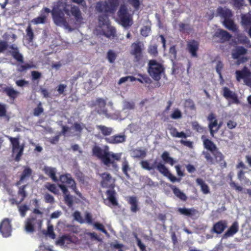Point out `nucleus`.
Listing matches in <instances>:
<instances>
[{
    "label": "nucleus",
    "instance_id": "nucleus-1",
    "mask_svg": "<svg viewBox=\"0 0 251 251\" xmlns=\"http://www.w3.org/2000/svg\"><path fill=\"white\" fill-rule=\"evenodd\" d=\"M203 141L204 148L211 152L210 153L208 151H203L202 154L206 161L211 165L215 163H220L222 167L226 168V163L224 160L225 156L220 151L216 145L209 139H204Z\"/></svg>",
    "mask_w": 251,
    "mask_h": 251
},
{
    "label": "nucleus",
    "instance_id": "nucleus-2",
    "mask_svg": "<svg viewBox=\"0 0 251 251\" xmlns=\"http://www.w3.org/2000/svg\"><path fill=\"white\" fill-rule=\"evenodd\" d=\"M140 165L143 169L148 171L156 169L160 174L164 176L167 177L172 182L180 180L179 178H177L170 173L169 169L164 164L161 162H157V160H155L153 164L151 166L150 165L147 160L141 161L140 162Z\"/></svg>",
    "mask_w": 251,
    "mask_h": 251
},
{
    "label": "nucleus",
    "instance_id": "nucleus-3",
    "mask_svg": "<svg viewBox=\"0 0 251 251\" xmlns=\"http://www.w3.org/2000/svg\"><path fill=\"white\" fill-rule=\"evenodd\" d=\"M52 18L55 25L63 27L70 32L79 26L83 19L82 17H52Z\"/></svg>",
    "mask_w": 251,
    "mask_h": 251
},
{
    "label": "nucleus",
    "instance_id": "nucleus-4",
    "mask_svg": "<svg viewBox=\"0 0 251 251\" xmlns=\"http://www.w3.org/2000/svg\"><path fill=\"white\" fill-rule=\"evenodd\" d=\"M33 213L38 214L40 217L32 216L27 218L25 226V230L28 233H32L35 231V228L41 229L43 223V212L37 208L34 209Z\"/></svg>",
    "mask_w": 251,
    "mask_h": 251
},
{
    "label": "nucleus",
    "instance_id": "nucleus-5",
    "mask_svg": "<svg viewBox=\"0 0 251 251\" xmlns=\"http://www.w3.org/2000/svg\"><path fill=\"white\" fill-rule=\"evenodd\" d=\"M147 72L153 80L159 81L161 79L162 75L165 73V68L156 60L151 59L149 61L148 64Z\"/></svg>",
    "mask_w": 251,
    "mask_h": 251
},
{
    "label": "nucleus",
    "instance_id": "nucleus-6",
    "mask_svg": "<svg viewBox=\"0 0 251 251\" xmlns=\"http://www.w3.org/2000/svg\"><path fill=\"white\" fill-rule=\"evenodd\" d=\"M144 49V45L142 42L137 41L131 44L130 54L134 57L133 61L135 63L140 64L142 61Z\"/></svg>",
    "mask_w": 251,
    "mask_h": 251
},
{
    "label": "nucleus",
    "instance_id": "nucleus-7",
    "mask_svg": "<svg viewBox=\"0 0 251 251\" xmlns=\"http://www.w3.org/2000/svg\"><path fill=\"white\" fill-rule=\"evenodd\" d=\"M8 138L11 144L13 154L16 153L15 160L18 162L23 154L25 145L24 144L20 145L19 137H8Z\"/></svg>",
    "mask_w": 251,
    "mask_h": 251
},
{
    "label": "nucleus",
    "instance_id": "nucleus-8",
    "mask_svg": "<svg viewBox=\"0 0 251 251\" xmlns=\"http://www.w3.org/2000/svg\"><path fill=\"white\" fill-rule=\"evenodd\" d=\"M109 17H99V25L97 30L100 31V34L110 37V22Z\"/></svg>",
    "mask_w": 251,
    "mask_h": 251
},
{
    "label": "nucleus",
    "instance_id": "nucleus-9",
    "mask_svg": "<svg viewBox=\"0 0 251 251\" xmlns=\"http://www.w3.org/2000/svg\"><path fill=\"white\" fill-rule=\"evenodd\" d=\"M93 155L100 159L104 164H110V153L102 150L100 147L95 146L92 149Z\"/></svg>",
    "mask_w": 251,
    "mask_h": 251
},
{
    "label": "nucleus",
    "instance_id": "nucleus-10",
    "mask_svg": "<svg viewBox=\"0 0 251 251\" xmlns=\"http://www.w3.org/2000/svg\"><path fill=\"white\" fill-rule=\"evenodd\" d=\"M59 180L62 183V184H68L79 198L83 199L82 194L77 190L75 182L71 177L70 174H67L61 175L59 177Z\"/></svg>",
    "mask_w": 251,
    "mask_h": 251
},
{
    "label": "nucleus",
    "instance_id": "nucleus-11",
    "mask_svg": "<svg viewBox=\"0 0 251 251\" xmlns=\"http://www.w3.org/2000/svg\"><path fill=\"white\" fill-rule=\"evenodd\" d=\"M12 226L8 218H4L0 224V232L4 237H8L11 235Z\"/></svg>",
    "mask_w": 251,
    "mask_h": 251
},
{
    "label": "nucleus",
    "instance_id": "nucleus-12",
    "mask_svg": "<svg viewBox=\"0 0 251 251\" xmlns=\"http://www.w3.org/2000/svg\"><path fill=\"white\" fill-rule=\"evenodd\" d=\"M207 120L209 123L208 127L210 130V134L213 136L214 134L217 132L220 129L221 125H218V121L216 119V117L213 113H210L208 117Z\"/></svg>",
    "mask_w": 251,
    "mask_h": 251
},
{
    "label": "nucleus",
    "instance_id": "nucleus-13",
    "mask_svg": "<svg viewBox=\"0 0 251 251\" xmlns=\"http://www.w3.org/2000/svg\"><path fill=\"white\" fill-rule=\"evenodd\" d=\"M102 180L101 181V185L102 187L107 188L106 191V199H104V203L110 205V175L108 174H102Z\"/></svg>",
    "mask_w": 251,
    "mask_h": 251
},
{
    "label": "nucleus",
    "instance_id": "nucleus-14",
    "mask_svg": "<svg viewBox=\"0 0 251 251\" xmlns=\"http://www.w3.org/2000/svg\"><path fill=\"white\" fill-rule=\"evenodd\" d=\"M223 96L226 99H231V101H229L228 105L232 103L239 104L240 100H239L237 95L234 92L231 91L228 88L225 87L223 89Z\"/></svg>",
    "mask_w": 251,
    "mask_h": 251
},
{
    "label": "nucleus",
    "instance_id": "nucleus-15",
    "mask_svg": "<svg viewBox=\"0 0 251 251\" xmlns=\"http://www.w3.org/2000/svg\"><path fill=\"white\" fill-rule=\"evenodd\" d=\"M213 37L218 39V42L224 43L231 39V35L226 30L218 29L215 32Z\"/></svg>",
    "mask_w": 251,
    "mask_h": 251
},
{
    "label": "nucleus",
    "instance_id": "nucleus-16",
    "mask_svg": "<svg viewBox=\"0 0 251 251\" xmlns=\"http://www.w3.org/2000/svg\"><path fill=\"white\" fill-rule=\"evenodd\" d=\"M8 52L10 55L17 62L20 63L24 62L23 55L20 52L18 48L15 45H11L8 47Z\"/></svg>",
    "mask_w": 251,
    "mask_h": 251
},
{
    "label": "nucleus",
    "instance_id": "nucleus-17",
    "mask_svg": "<svg viewBox=\"0 0 251 251\" xmlns=\"http://www.w3.org/2000/svg\"><path fill=\"white\" fill-rule=\"evenodd\" d=\"M199 48V43L198 41L193 40L190 41L187 44V50L193 57H197V51Z\"/></svg>",
    "mask_w": 251,
    "mask_h": 251
},
{
    "label": "nucleus",
    "instance_id": "nucleus-18",
    "mask_svg": "<svg viewBox=\"0 0 251 251\" xmlns=\"http://www.w3.org/2000/svg\"><path fill=\"white\" fill-rule=\"evenodd\" d=\"M32 170L28 166H24V170L20 176V179L16 183V186L21 185L24 181L26 180L32 175Z\"/></svg>",
    "mask_w": 251,
    "mask_h": 251
},
{
    "label": "nucleus",
    "instance_id": "nucleus-19",
    "mask_svg": "<svg viewBox=\"0 0 251 251\" xmlns=\"http://www.w3.org/2000/svg\"><path fill=\"white\" fill-rule=\"evenodd\" d=\"M227 226V222L226 220H220L214 224L212 231L217 234H221Z\"/></svg>",
    "mask_w": 251,
    "mask_h": 251
},
{
    "label": "nucleus",
    "instance_id": "nucleus-20",
    "mask_svg": "<svg viewBox=\"0 0 251 251\" xmlns=\"http://www.w3.org/2000/svg\"><path fill=\"white\" fill-rule=\"evenodd\" d=\"M126 201L130 205V210L132 212L136 213L139 210L138 199L136 196L127 197Z\"/></svg>",
    "mask_w": 251,
    "mask_h": 251
},
{
    "label": "nucleus",
    "instance_id": "nucleus-21",
    "mask_svg": "<svg viewBox=\"0 0 251 251\" xmlns=\"http://www.w3.org/2000/svg\"><path fill=\"white\" fill-rule=\"evenodd\" d=\"M177 211L181 215L186 216L191 218L196 216L199 214V211L194 208H187L185 207L178 208Z\"/></svg>",
    "mask_w": 251,
    "mask_h": 251
},
{
    "label": "nucleus",
    "instance_id": "nucleus-22",
    "mask_svg": "<svg viewBox=\"0 0 251 251\" xmlns=\"http://www.w3.org/2000/svg\"><path fill=\"white\" fill-rule=\"evenodd\" d=\"M95 104L97 106V112L99 114L107 115V111L105 109V100L101 98H98L96 100Z\"/></svg>",
    "mask_w": 251,
    "mask_h": 251
},
{
    "label": "nucleus",
    "instance_id": "nucleus-23",
    "mask_svg": "<svg viewBox=\"0 0 251 251\" xmlns=\"http://www.w3.org/2000/svg\"><path fill=\"white\" fill-rule=\"evenodd\" d=\"M116 21L125 28H128L133 24L132 17H118Z\"/></svg>",
    "mask_w": 251,
    "mask_h": 251
},
{
    "label": "nucleus",
    "instance_id": "nucleus-24",
    "mask_svg": "<svg viewBox=\"0 0 251 251\" xmlns=\"http://www.w3.org/2000/svg\"><path fill=\"white\" fill-rule=\"evenodd\" d=\"M236 79L240 81L241 79L244 80L250 75H251V72L246 67H244L241 70H237L235 72Z\"/></svg>",
    "mask_w": 251,
    "mask_h": 251
},
{
    "label": "nucleus",
    "instance_id": "nucleus-25",
    "mask_svg": "<svg viewBox=\"0 0 251 251\" xmlns=\"http://www.w3.org/2000/svg\"><path fill=\"white\" fill-rule=\"evenodd\" d=\"M74 242L72 236L69 234L63 235L56 241L57 245L65 246H67Z\"/></svg>",
    "mask_w": 251,
    "mask_h": 251
},
{
    "label": "nucleus",
    "instance_id": "nucleus-26",
    "mask_svg": "<svg viewBox=\"0 0 251 251\" xmlns=\"http://www.w3.org/2000/svg\"><path fill=\"white\" fill-rule=\"evenodd\" d=\"M2 92L5 93L11 100H14L20 94V92L12 87L6 86L2 88Z\"/></svg>",
    "mask_w": 251,
    "mask_h": 251
},
{
    "label": "nucleus",
    "instance_id": "nucleus-27",
    "mask_svg": "<svg viewBox=\"0 0 251 251\" xmlns=\"http://www.w3.org/2000/svg\"><path fill=\"white\" fill-rule=\"evenodd\" d=\"M239 230V226L237 222H234L232 225L227 230V231L224 233L223 238H226L233 236L236 234Z\"/></svg>",
    "mask_w": 251,
    "mask_h": 251
},
{
    "label": "nucleus",
    "instance_id": "nucleus-28",
    "mask_svg": "<svg viewBox=\"0 0 251 251\" xmlns=\"http://www.w3.org/2000/svg\"><path fill=\"white\" fill-rule=\"evenodd\" d=\"M96 9L100 13L108 12L110 11V5L106 1H99L96 4Z\"/></svg>",
    "mask_w": 251,
    "mask_h": 251
},
{
    "label": "nucleus",
    "instance_id": "nucleus-29",
    "mask_svg": "<svg viewBox=\"0 0 251 251\" xmlns=\"http://www.w3.org/2000/svg\"><path fill=\"white\" fill-rule=\"evenodd\" d=\"M247 52V50L242 46H238L232 52V57L234 59H238L241 55H245Z\"/></svg>",
    "mask_w": 251,
    "mask_h": 251
},
{
    "label": "nucleus",
    "instance_id": "nucleus-30",
    "mask_svg": "<svg viewBox=\"0 0 251 251\" xmlns=\"http://www.w3.org/2000/svg\"><path fill=\"white\" fill-rule=\"evenodd\" d=\"M224 18V24L228 29L232 31H236L237 27L233 21L230 19V17H223Z\"/></svg>",
    "mask_w": 251,
    "mask_h": 251
},
{
    "label": "nucleus",
    "instance_id": "nucleus-31",
    "mask_svg": "<svg viewBox=\"0 0 251 251\" xmlns=\"http://www.w3.org/2000/svg\"><path fill=\"white\" fill-rule=\"evenodd\" d=\"M170 188H171L175 195L178 198H179V199L183 201H186L187 200V196L179 188H177L176 186L174 185H171L170 186Z\"/></svg>",
    "mask_w": 251,
    "mask_h": 251
},
{
    "label": "nucleus",
    "instance_id": "nucleus-32",
    "mask_svg": "<svg viewBox=\"0 0 251 251\" xmlns=\"http://www.w3.org/2000/svg\"><path fill=\"white\" fill-rule=\"evenodd\" d=\"M161 157L164 163L169 164L173 166L176 161L170 156L169 153L167 151H164L161 155Z\"/></svg>",
    "mask_w": 251,
    "mask_h": 251
},
{
    "label": "nucleus",
    "instance_id": "nucleus-33",
    "mask_svg": "<svg viewBox=\"0 0 251 251\" xmlns=\"http://www.w3.org/2000/svg\"><path fill=\"white\" fill-rule=\"evenodd\" d=\"M126 139V136L125 134H117L111 137V143L119 144L124 142Z\"/></svg>",
    "mask_w": 251,
    "mask_h": 251
},
{
    "label": "nucleus",
    "instance_id": "nucleus-34",
    "mask_svg": "<svg viewBox=\"0 0 251 251\" xmlns=\"http://www.w3.org/2000/svg\"><path fill=\"white\" fill-rule=\"evenodd\" d=\"M140 182H143L145 185L149 186L150 187H154L156 184L153 182L152 179L147 176H142L139 177Z\"/></svg>",
    "mask_w": 251,
    "mask_h": 251
},
{
    "label": "nucleus",
    "instance_id": "nucleus-35",
    "mask_svg": "<svg viewBox=\"0 0 251 251\" xmlns=\"http://www.w3.org/2000/svg\"><path fill=\"white\" fill-rule=\"evenodd\" d=\"M196 182L201 186V190L204 194H207L210 192L208 186L201 178H198Z\"/></svg>",
    "mask_w": 251,
    "mask_h": 251
},
{
    "label": "nucleus",
    "instance_id": "nucleus-36",
    "mask_svg": "<svg viewBox=\"0 0 251 251\" xmlns=\"http://www.w3.org/2000/svg\"><path fill=\"white\" fill-rule=\"evenodd\" d=\"M132 157L137 158H143L146 157L147 153L145 150L140 149H134L132 151Z\"/></svg>",
    "mask_w": 251,
    "mask_h": 251
},
{
    "label": "nucleus",
    "instance_id": "nucleus-37",
    "mask_svg": "<svg viewBox=\"0 0 251 251\" xmlns=\"http://www.w3.org/2000/svg\"><path fill=\"white\" fill-rule=\"evenodd\" d=\"M45 174L50 176L54 181L56 182L58 179L55 176L56 172L54 168L46 167L44 169Z\"/></svg>",
    "mask_w": 251,
    "mask_h": 251
},
{
    "label": "nucleus",
    "instance_id": "nucleus-38",
    "mask_svg": "<svg viewBox=\"0 0 251 251\" xmlns=\"http://www.w3.org/2000/svg\"><path fill=\"white\" fill-rule=\"evenodd\" d=\"M217 12L220 16H232V15L231 11L226 7H219Z\"/></svg>",
    "mask_w": 251,
    "mask_h": 251
},
{
    "label": "nucleus",
    "instance_id": "nucleus-39",
    "mask_svg": "<svg viewBox=\"0 0 251 251\" xmlns=\"http://www.w3.org/2000/svg\"><path fill=\"white\" fill-rule=\"evenodd\" d=\"M139 78H137V81L141 83L151 84L152 82L151 79L146 74H138L137 75Z\"/></svg>",
    "mask_w": 251,
    "mask_h": 251
},
{
    "label": "nucleus",
    "instance_id": "nucleus-40",
    "mask_svg": "<svg viewBox=\"0 0 251 251\" xmlns=\"http://www.w3.org/2000/svg\"><path fill=\"white\" fill-rule=\"evenodd\" d=\"M26 186L27 185H24L19 188L18 195L19 196L21 197L20 202H22L23 201H24V200L27 196V193L25 191V188Z\"/></svg>",
    "mask_w": 251,
    "mask_h": 251
},
{
    "label": "nucleus",
    "instance_id": "nucleus-41",
    "mask_svg": "<svg viewBox=\"0 0 251 251\" xmlns=\"http://www.w3.org/2000/svg\"><path fill=\"white\" fill-rule=\"evenodd\" d=\"M178 27L180 31L187 33H189L193 30L192 27L189 24L183 23H180L178 24Z\"/></svg>",
    "mask_w": 251,
    "mask_h": 251
},
{
    "label": "nucleus",
    "instance_id": "nucleus-42",
    "mask_svg": "<svg viewBox=\"0 0 251 251\" xmlns=\"http://www.w3.org/2000/svg\"><path fill=\"white\" fill-rule=\"evenodd\" d=\"M75 197L71 195L70 194L66 195L64 197V201L65 203L70 208L73 207L74 204V201Z\"/></svg>",
    "mask_w": 251,
    "mask_h": 251
},
{
    "label": "nucleus",
    "instance_id": "nucleus-43",
    "mask_svg": "<svg viewBox=\"0 0 251 251\" xmlns=\"http://www.w3.org/2000/svg\"><path fill=\"white\" fill-rule=\"evenodd\" d=\"M26 40L28 43L32 42L34 37V33L30 25L27 26L26 29Z\"/></svg>",
    "mask_w": 251,
    "mask_h": 251
},
{
    "label": "nucleus",
    "instance_id": "nucleus-44",
    "mask_svg": "<svg viewBox=\"0 0 251 251\" xmlns=\"http://www.w3.org/2000/svg\"><path fill=\"white\" fill-rule=\"evenodd\" d=\"M120 36V35L118 36L116 33V28L114 27L111 26V39H114L117 42L119 41V40H123L124 38L123 36L122 35L121 37Z\"/></svg>",
    "mask_w": 251,
    "mask_h": 251
},
{
    "label": "nucleus",
    "instance_id": "nucleus-45",
    "mask_svg": "<svg viewBox=\"0 0 251 251\" xmlns=\"http://www.w3.org/2000/svg\"><path fill=\"white\" fill-rule=\"evenodd\" d=\"M45 187L50 192L55 195L58 194L59 193L58 189L54 184L47 183L45 185Z\"/></svg>",
    "mask_w": 251,
    "mask_h": 251
},
{
    "label": "nucleus",
    "instance_id": "nucleus-46",
    "mask_svg": "<svg viewBox=\"0 0 251 251\" xmlns=\"http://www.w3.org/2000/svg\"><path fill=\"white\" fill-rule=\"evenodd\" d=\"M151 31L150 26L146 25L141 28L140 30L141 34L144 37H147L149 35Z\"/></svg>",
    "mask_w": 251,
    "mask_h": 251
},
{
    "label": "nucleus",
    "instance_id": "nucleus-47",
    "mask_svg": "<svg viewBox=\"0 0 251 251\" xmlns=\"http://www.w3.org/2000/svg\"><path fill=\"white\" fill-rule=\"evenodd\" d=\"M148 52L151 55L156 56L158 54L157 46L156 44L150 45L148 48Z\"/></svg>",
    "mask_w": 251,
    "mask_h": 251
},
{
    "label": "nucleus",
    "instance_id": "nucleus-48",
    "mask_svg": "<svg viewBox=\"0 0 251 251\" xmlns=\"http://www.w3.org/2000/svg\"><path fill=\"white\" fill-rule=\"evenodd\" d=\"M19 211L21 217H24L25 216L26 212L29 210V207L25 204L19 206Z\"/></svg>",
    "mask_w": 251,
    "mask_h": 251
},
{
    "label": "nucleus",
    "instance_id": "nucleus-49",
    "mask_svg": "<svg viewBox=\"0 0 251 251\" xmlns=\"http://www.w3.org/2000/svg\"><path fill=\"white\" fill-rule=\"evenodd\" d=\"M130 170L128 162L127 160H125L122 163V171L123 173L127 176H129L128 171Z\"/></svg>",
    "mask_w": 251,
    "mask_h": 251
},
{
    "label": "nucleus",
    "instance_id": "nucleus-50",
    "mask_svg": "<svg viewBox=\"0 0 251 251\" xmlns=\"http://www.w3.org/2000/svg\"><path fill=\"white\" fill-rule=\"evenodd\" d=\"M44 111V109L42 106L41 102H39L37 105V107L35 108L33 110V114L35 116H39Z\"/></svg>",
    "mask_w": 251,
    "mask_h": 251
},
{
    "label": "nucleus",
    "instance_id": "nucleus-51",
    "mask_svg": "<svg viewBox=\"0 0 251 251\" xmlns=\"http://www.w3.org/2000/svg\"><path fill=\"white\" fill-rule=\"evenodd\" d=\"M182 117V113L178 109H176L174 110L171 115V117L173 119H178Z\"/></svg>",
    "mask_w": 251,
    "mask_h": 251
},
{
    "label": "nucleus",
    "instance_id": "nucleus-52",
    "mask_svg": "<svg viewBox=\"0 0 251 251\" xmlns=\"http://www.w3.org/2000/svg\"><path fill=\"white\" fill-rule=\"evenodd\" d=\"M73 126L75 129V130L76 132H78L79 134H80L83 127H85V125L83 124H81L75 122Z\"/></svg>",
    "mask_w": 251,
    "mask_h": 251
},
{
    "label": "nucleus",
    "instance_id": "nucleus-53",
    "mask_svg": "<svg viewBox=\"0 0 251 251\" xmlns=\"http://www.w3.org/2000/svg\"><path fill=\"white\" fill-rule=\"evenodd\" d=\"M185 106L190 108L191 110L195 109V105L194 101L191 99H187L184 102Z\"/></svg>",
    "mask_w": 251,
    "mask_h": 251
},
{
    "label": "nucleus",
    "instance_id": "nucleus-54",
    "mask_svg": "<svg viewBox=\"0 0 251 251\" xmlns=\"http://www.w3.org/2000/svg\"><path fill=\"white\" fill-rule=\"evenodd\" d=\"M34 67V65L32 64L25 63L24 65H22L20 66L19 69V71L22 72L27 69L33 68Z\"/></svg>",
    "mask_w": 251,
    "mask_h": 251
},
{
    "label": "nucleus",
    "instance_id": "nucleus-55",
    "mask_svg": "<svg viewBox=\"0 0 251 251\" xmlns=\"http://www.w3.org/2000/svg\"><path fill=\"white\" fill-rule=\"evenodd\" d=\"M230 182L229 183V185L231 187L234 188L236 191H238V192H241L243 190V188L236 184V183L233 181L232 180V176H230Z\"/></svg>",
    "mask_w": 251,
    "mask_h": 251
},
{
    "label": "nucleus",
    "instance_id": "nucleus-56",
    "mask_svg": "<svg viewBox=\"0 0 251 251\" xmlns=\"http://www.w3.org/2000/svg\"><path fill=\"white\" fill-rule=\"evenodd\" d=\"M224 65L221 61H218L216 66V70L220 77H222L221 72L223 68Z\"/></svg>",
    "mask_w": 251,
    "mask_h": 251
},
{
    "label": "nucleus",
    "instance_id": "nucleus-57",
    "mask_svg": "<svg viewBox=\"0 0 251 251\" xmlns=\"http://www.w3.org/2000/svg\"><path fill=\"white\" fill-rule=\"evenodd\" d=\"M6 105L5 104L0 103V117H4L6 115Z\"/></svg>",
    "mask_w": 251,
    "mask_h": 251
},
{
    "label": "nucleus",
    "instance_id": "nucleus-58",
    "mask_svg": "<svg viewBox=\"0 0 251 251\" xmlns=\"http://www.w3.org/2000/svg\"><path fill=\"white\" fill-rule=\"evenodd\" d=\"M9 45L6 41H0V53L8 49Z\"/></svg>",
    "mask_w": 251,
    "mask_h": 251
},
{
    "label": "nucleus",
    "instance_id": "nucleus-59",
    "mask_svg": "<svg viewBox=\"0 0 251 251\" xmlns=\"http://www.w3.org/2000/svg\"><path fill=\"white\" fill-rule=\"evenodd\" d=\"M44 199L46 203H52L54 202V197L50 194L47 193L45 194Z\"/></svg>",
    "mask_w": 251,
    "mask_h": 251
},
{
    "label": "nucleus",
    "instance_id": "nucleus-60",
    "mask_svg": "<svg viewBox=\"0 0 251 251\" xmlns=\"http://www.w3.org/2000/svg\"><path fill=\"white\" fill-rule=\"evenodd\" d=\"M52 239H54L55 234L53 231V227L52 225L49 226L48 227L47 232L46 233Z\"/></svg>",
    "mask_w": 251,
    "mask_h": 251
},
{
    "label": "nucleus",
    "instance_id": "nucleus-61",
    "mask_svg": "<svg viewBox=\"0 0 251 251\" xmlns=\"http://www.w3.org/2000/svg\"><path fill=\"white\" fill-rule=\"evenodd\" d=\"M95 227L98 230L101 231L103 233L106 234V235H108V234L105 229L104 228V226L102 224L99 223H96L94 224Z\"/></svg>",
    "mask_w": 251,
    "mask_h": 251
},
{
    "label": "nucleus",
    "instance_id": "nucleus-62",
    "mask_svg": "<svg viewBox=\"0 0 251 251\" xmlns=\"http://www.w3.org/2000/svg\"><path fill=\"white\" fill-rule=\"evenodd\" d=\"M73 216L75 220L82 223L83 222L80 213L79 211H76L73 214Z\"/></svg>",
    "mask_w": 251,
    "mask_h": 251
},
{
    "label": "nucleus",
    "instance_id": "nucleus-63",
    "mask_svg": "<svg viewBox=\"0 0 251 251\" xmlns=\"http://www.w3.org/2000/svg\"><path fill=\"white\" fill-rule=\"evenodd\" d=\"M97 128L100 130L102 134L104 135H107L110 134V131L109 130L108 128L105 127L103 126H97Z\"/></svg>",
    "mask_w": 251,
    "mask_h": 251
},
{
    "label": "nucleus",
    "instance_id": "nucleus-64",
    "mask_svg": "<svg viewBox=\"0 0 251 251\" xmlns=\"http://www.w3.org/2000/svg\"><path fill=\"white\" fill-rule=\"evenodd\" d=\"M32 80H35L41 77V73L36 71H33L31 72Z\"/></svg>",
    "mask_w": 251,
    "mask_h": 251
}]
</instances>
